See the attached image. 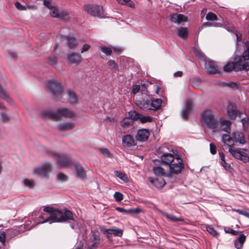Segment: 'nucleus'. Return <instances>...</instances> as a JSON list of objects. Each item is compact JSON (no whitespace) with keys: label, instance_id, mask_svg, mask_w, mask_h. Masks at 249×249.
<instances>
[{"label":"nucleus","instance_id":"603ef678","mask_svg":"<svg viewBox=\"0 0 249 249\" xmlns=\"http://www.w3.org/2000/svg\"><path fill=\"white\" fill-rule=\"evenodd\" d=\"M99 244V242L93 241L91 244L89 243L87 249H94L97 247Z\"/></svg>","mask_w":249,"mask_h":249},{"label":"nucleus","instance_id":"79ce46f5","mask_svg":"<svg viewBox=\"0 0 249 249\" xmlns=\"http://www.w3.org/2000/svg\"><path fill=\"white\" fill-rule=\"evenodd\" d=\"M140 114H141L138 113L135 110L130 111L128 112L129 117H128L129 118H132V119H133V121L134 122L135 120H138L140 118Z\"/></svg>","mask_w":249,"mask_h":249},{"label":"nucleus","instance_id":"774afa93","mask_svg":"<svg viewBox=\"0 0 249 249\" xmlns=\"http://www.w3.org/2000/svg\"><path fill=\"white\" fill-rule=\"evenodd\" d=\"M102 52L105 53L107 55H109V48L106 46H103L101 48Z\"/></svg>","mask_w":249,"mask_h":249},{"label":"nucleus","instance_id":"864d4df0","mask_svg":"<svg viewBox=\"0 0 249 249\" xmlns=\"http://www.w3.org/2000/svg\"><path fill=\"white\" fill-rule=\"evenodd\" d=\"M6 233L4 231L0 232V242L4 245L5 244Z\"/></svg>","mask_w":249,"mask_h":249},{"label":"nucleus","instance_id":"bb28decb","mask_svg":"<svg viewBox=\"0 0 249 249\" xmlns=\"http://www.w3.org/2000/svg\"><path fill=\"white\" fill-rule=\"evenodd\" d=\"M134 122L132 118L128 117L124 118L121 122V125L122 127L125 129L130 128L134 124Z\"/></svg>","mask_w":249,"mask_h":249},{"label":"nucleus","instance_id":"09e8293b","mask_svg":"<svg viewBox=\"0 0 249 249\" xmlns=\"http://www.w3.org/2000/svg\"><path fill=\"white\" fill-rule=\"evenodd\" d=\"M50 9V14H51V16L53 17L57 18V17L58 15V13H59V11H58V9H57V8H56L55 7H52Z\"/></svg>","mask_w":249,"mask_h":249},{"label":"nucleus","instance_id":"6ab92c4d","mask_svg":"<svg viewBox=\"0 0 249 249\" xmlns=\"http://www.w3.org/2000/svg\"><path fill=\"white\" fill-rule=\"evenodd\" d=\"M149 137V131L146 129L143 128L138 131L136 139L139 142H144L148 139Z\"/></svg>","mask_w":249,"mask_h":249},{"label":"nucleus","instance_id":"412c9836","mask_svg":"<svg viewBox=\"0 0 249 249\" xmlns=\"http://www.w3.org/2000/svg\"><path fill=\"white\" fill-rule=\"evenodd\" d=\"M170 19L173 22L180 24L187 21V17L180 14L173 13L170 16Z\"/></svg>","mask_w":249,"mask_h":249},{"label":"nucleus","instance_id":"0e129e2a","mask_svg":"<svg viewBox=\"0 0 249 249\" xmlns=\"http://www.w3.org/2000/svg\"><path fill=\"white\" fill-rule=\"evenodd\" d=\"M100 230L107 238H109V229H105L104 227H101Z\"/></svg>","mask_w":249,"mask_h":249},{"label":"nucleus","instance_id":"3c124183","mask_svg":"<svg viewBox=\"0 0 249 249\" xmlns=\"http://www.w3.org/2000/svg\"><path fill=\"white\" fill-rule=\"evenodd\" d=\"M114 197L117 202H120L123 199V195L120 192H115L114 195Z\"/></svg>","mask_w":249,"mask_h":249},{"label":"nucleus","instance_id":"0eeeda50","mask_svg":"<svg viewBox=\"0 0 249 249\" xmlns=\"http://www.w3.org/2000/svg\"><path fill=\"white\" fill-rule=\"evenodd\" d=\"M217 119L214 118L213 112L211 110H206L201 114V121L202 124L207 125L210 128L213 127Z\"/></svg>","mask_w":249,"mask_h":249},{"label":"nucleus","instance_id":"9d476101","mask_svg":"<svg viewBox=\"0 0 249 249\" xmlns=\"http://www.w3.org/2000/svg\"><path fill=\"white\" fill-rule=\"evenodd\" d=\"M52 170V164L50 162H46L40 166L35 168L33 170V173L35 175L44 178L46 177Z\"/></svg>","mask_w":249,"mask_h":249},{"label":"nucleus","instance_id":"20e7f679","mask_svg":"<svg viewBox=\"0 0 249 249\" xmlns=\"http://www.w3.org/2000/svg\"><path fill=\"white\" fill-rule=\"evenodd\" d=\"M162 100L160 99L147 98L146 100L137 99L136 104L141 109L145 110H157L160 108Z\"/></svg>","mask_w":249,"mask_h":249},{"label":"nucleus","instance_id":"f03ea898","mask_svg":"<svg viewBox=\"0 0 249 249\" xmlns=\"http://www.w3.org/2000/svg\"><path fill=\"white\" fill-rule=\"evenodd\" d=\"M167 148L162 146L157 151V153L160 156L162 162L166 165H169L170 172L172 174H178L184 168L182 160L179 158H175L174 155L168 153L166 151Z\"/></svg>","mask_w":249,"mask_h":249},{"label":"nucleus","instance_id":"aec40b11","mask_svg":"<svg viewBox=\"0 0 249 249\" xmlns=\"http://www.w3.org/2000/svg\"><path fill=\"white\" fill-rule=\"evenodd\" d=\"M75 124L72 122H67L58 124L56 128L61 131L70 130L73 129Z\"/></svg>","mask_w":249,"mask_h":249},{"label":"nucleus","instance_id":"b1692460","mask_svg":"<svg viewBox=\"0 0 249 249\" xmlns=\"http://www.w3.org/2000/svg\"><path fill=\"white\" fill-rule=\"evenodd\" d=\"M149 180H150V182L158 188H162L166 183L165 180L162 178H156L154 179L149 178Z\"/></svg>","mask_w":249,"mask_h":249},{"label":"nucleus","instance_id":"49530a36","mask_svg":"<svg viewBox=\"0 0 249 249\" xmlns=\"http://www.w3.org/2000/svg\"><path fill=\"white\" fill-rule=\"evenodd\" d=\"M117 53V54H120L123 51L124 49L122 47H119V46H115V47H110V55L111 54V53L112 51Z\"/></svg>","mask_w":249,"mask_h":249},{"label":"nucleus","instance_id":"5fc2aeb1","mask_svg":"<svg viewBox=\"0 0 249 249\" xmlns=\"http://www.w3.org/2000/svg\"><path fill=\"white\" fill-rule=\"evenodd\" d=\"M210 153L213 155H214L216 153V147L213 143H211L210 144Z\"/></svg>","mask_w":249,"mask_h":249},{"label":"nucleus","instance_id":"f3484780","mask_svg":"<svg viewBox=\"0 0 249 249\" xmlns=\"http://www.w3.org/2000/svg\"><path fill=\"white\" fill-rule=\"evenodd\" d=\"M193 107V102L190 100H187L185 102V106L181 111L182 118L184 119H187L190 112L192 110Z\"/></svg>","mask_w":249,"mask_h":249},{"label":"nucleus","instance_id":"a18cd8bd","mask_svg":"<svg viewBox=\"0 0 249 249\" xmlns=\"http://www.w3.org/2000/svg\"><path fill=\"white\" fill-rule=\"evenodd\" d=\"M46 62L48 64L51 66H54L57 63V59L55 56H50L47 58Z\"/></svg>","mask_w":249,"mask_h":249},{"label":"nucleus","instance_id":"bf43d9fd","mask_svg":"<svg viewBox=\"0 0 249 249\" xmlns=\"http://www.w3.org/2000/svg\"><path fill=\"white\" fill-rule=\"evenodd\" d=\"M114 69L115 71H118V65L114 61L110 60V69Z\"/></svg>","mask_w":249,"mask_h":249},{"label":"nucleus","instance_id":"6e6d98bb","mask_svg":"<svg viewBox=\"0 0 249 249\" xmlns=\"http://www.w3.org/2000/svg\"><path fill=\"white\" fill-rule=\"evenodd\" d=\"M91 239L93 240V241H97L99 242L100 238L99 233L94 232L92 233Z\"/></svg>","mask_w":249,"mask_h":249},{"label":"nucleus","instance_id":"4468645a","mask_svg":"<svg viewBox=\"0 0 249 249\" xmlns=\"http://www.w3.org/2000/svg\"><path fill=\"white\" fill-rule=\"evenodd\" d=\"M203 61L205 62V69L208 73L215 74L219 72V68L214 61L207 58Z\"/></svg>","mask_w":249,"mask_h":249},{"label":"nucleus","instance_id":"37998d69","mask_svg":"<svg viewBox=\"0 0 249 249\" xmlns=\"http://www.w3.org/2000/svg\"><path fill=\"white\" fill-rule=\"evenodd\" d=\"M206 230L209 233L214 237H217L219 235L218 232L211 226H207L206 227Z\"/></svg>","mask_w":249,"mask_h":249},{"label":"nucleus","instance_id":"c85d7f7f","mask_svg":"<svg viewBox=\"0 0 249 249\" xmlns=\"http://www.w3.org/2000/svg\"><path fill=\"white\" fill-rule=\"evenodd\" d=\"M3 79L2 77L0 75V82L2 81ZM0 98H1L7 101H8L9 103H11V99L9 97L8 93L6 91L3 89L1 85H0Z\"/></svg>","mask_w":249,"mask_h":249},{"label":"nucleus","instance_id":"393cba45","mask_svg":"<svg viewBox=\"0 0 249 249\" xmlns=\"http://www.w3.org/2000/svg\"><path fill=\"white\" fill-rule=\"evenodd\" d=\"M140 92L141 94L137 95L135 97V100L137 99H144L146 100L147 98H150V97L147 94V89L145 85H142L140 86Z\"/></svg>","mask_w":249,"mask_h":249},{"label":"nucleus","instance_id":"13d9d810","mask_svg":"<svg viewBox=\"0 0 249 249\" xmlns=\"http://www.w3.org/2000/svg\"><path fill=\"white\" fill-rule=\"evenodd\" d=\"M225 232L226 233H231V234L232 235H236L239 233L241 232V231H234V230H232L231 229H229L227 230H225Z\"/></svg>","mask_w":249,"mask_h":249},{"label":"nucleus","instance_id":"c9c22d12","mask_svg":"<svg viewBox=\"0 0 249 249\" xmlns=\"http://www.w3.org/2000/svg\"><path fill=\"white\" fill-rule=\"evenodd\" d=\"M68 179V177L62 173H58L56 174V180L57 181L59 182H65L67 181Z\"/></svg>","mask_w":249,"mask_h":249},{"label":"nucleus","instance_id":"f8f14e48","mask_svg":"<svg viewBox=\"0 0 249 249\" xmlns=\"http://www.w3.org/2000/svg\"><path fill=\"white\" fill-rule=\"evenodd\" d=\"M231 122L228 120H218L217 119L212 128L213 131H225L228 133L230 132Z\"/></svg>","mask_w":249,"mask_h":249},{"label":"nucleus","instance_id":"ea45409f","mask_svg":"<svg viewBox=\"0 0 249 249\" xmlns=\"http://www.w3.org/2000/svg\"><path fill=\"white\" fill-rule=\"evenodd\" d=\"M110 234L121 237L123 235V231L120 229H110Z\"/></svg>","mask_w":249,"mask_h":249},{"label":"nucleus","instance_id":"6e6552de","mask_svg":"<svg viewBox=\"0 0 249 249\" xmlns=\"http://www.w3.org/2000/svg\"><path fill=\"white\" fill-rule=\"evenodd\" d=\"M53 156L57 159V163L60 168H71L74 162L71 157L65 154H54Z\"/></svg>","mask_w":249,"mask_h":249},{"label":"nucleus","instance_id":"58836bf2","mask_svg":"<svg viewBox=\"0 0 249 249\" xmlns=\"http://www.w3.org/2000/svg\"><path fill=\"white\" fill-rule=\"evenodd\" d=\"M8 233L11 234V237H14L18 235L19 232V228L18 227H14L7 231Z\"/></svg>","mask_w":249,"mask_h":249},{"label":"nucleus","instance_id":"4c0bfd02","mask_svg":"<svg viewBox=\"0 0 249 249\" xmlns=\"http://www.w3.org/2000/svg\"><path fill=\"white\" fill-rule=\"evenodd\" d=\"M23 183L25 186L29 187V188H33L35 185V181L33 179L25 178L23 180Z\"/></svg>","mask_w":249,"mask_h":249},{"label":"nucleus","instance_id":"f704fd0d","mask_svg":"<svg viewBox=\"0 0 249 249\" xmlns=\"http://www.w3.org/2000/svg\"><path fill=\"white\" fill-rule=\"evenodd\" d=\"M70 14L68 12L63 10L59 12L57 18L62 20H67L69 18Z\"/></svg>","mask_w":249,"mask_h":249},{"label":"nucleus","instance_id":"f257e3e1","mask_svg":"<svg viewBox=\"0 0 249 249\" xmlns=\"http://www.w3.org/2000/svg\"><path fill=\"white\" fill-rule=\"evenodd\" d=\"M44 211L50 214V215L42 223H63L73 221L76 223L72 213L68 209L59 210L50 207H45Z\"/></svg>","mask_w":249,"mask_h":249},{"label":"nucleus","instance_id":"69168bd1","mask_svg":"<svg viewBox=\"0 0 249 249\" xmlns=\"http://www.w3.org/2000/svg\"><path fill=\"white\" fill-rule=\"evenodd\" d=\"M9 117L5 114L2 113L1 114V119L4 122H7L9 120Z\"/></svg>","mask_w":249,"mask_h":249},{"label":"nucleus","instance_id":"c03bdc74","mask_svg":"<svg viewBox=\"0 0 249 249\" xmlns=\"http://www.w3.org/2000/svg\"><path fill=\"white\" fill-rule=\"evenodd\" d=\"M142 123H145L147 122H151L153 120L152 117L149 116H143L140 114V118L139 119Z\"/></svg>","mask_w":249,"mask_h":249},{"label":"nucleus","instance_id":"c756f323","mask_svg":"<svg viewBox=\"0 0 249 249\" xmlns=\"http://www.w3.org/2000/svg\"><path fill=\"white\" fill-rule=\"evenodd\" d=\"M153 171L154 174L157 176L162 177L166 174L164 169L157 165H155L153 167Z\"/></svg>","mask_w":249,"mask_h":249},{"label":"nucleus","instance_id":"680f3d73","mask_svg":"<svg viewBox=\"0 0 249 249\" xmlns=\"http://www.w3.org/2000/svg\"><path fill=\"white\" fill-rule=\"evenodd\" d=\"M141 87L140 85H135L132 89V93L134 94H136L138 93L139 91H140Z\"/></svg>","mask_w":249,"mask_h":249},{"label":"nucleus","instance_id":"e2e57ef3","mask_svg":"<svg viewBox=\"0 0 249 249\" xmlns=\"http://www.w3.org/2000/svg\"><path fill=\"white\" fill-rule=\"evenodd\" d=\"M115 209L117 211L120 213H124L125 214H129V209L125 210L124 208L121 207H116Z\"/></svg>","mask_w":249,"mask_h":249},{"label":"nucleus","instance_id":"2f4dec72","mask_svg":"<svg viewBox=\"0 0 249 249\" xmlns=\"http://www.w3.org/2000/svg\"><path fill=\"white\" fill-rule=\"evenodd\" d=\"M178 35L180 38L185 39L188 36V30L187 28L181 27L178 30Z\"/></svg>","mask_w":249,"mask_h":249},{"label":"nucleus","instance_id":"ddd939ff","mask_svg":"<svg viewBox=\"0 0 249 249\" xmlns=\"http://www.w3.org/2000/svg\"><path fill=\"white\" fill-rule=\"evenodd\" d=\"M71 168L72 170L76 177L82 179H86V171L79 162L74 161L72 165L71 166Z\"/></svg>","mask_w":249,"mask_h":249},{"label":"nucleus","instance_id":"8fccbe9b","mask_svg":"<svg viewBox=\"0 0 249 249\" xmlns=\"http://www.w3.org/2000/svg\"><path fill=\"white\" fill-rule=\"evenodd\" d=\"M243 127L244 129L248 128L249 124V119L248 117H244L241 120Z\"/></svg>","mask_w":249,"mask_h":249},{"label":"nucleus","instance_id":"423d86ee","mask_svg":"<svg viewBox=\"0 0 249 249\" xmlns=\"http://www.w3.org/2000/svg\"><path fill=\"white\" fill-rule=\"evenodd\" d=\"M46 88L52 95L56 97L61 96L64 91L62 85L55 80L48 81Z\"/></svg>","mask_w":249,"mask_h":249},{"label":"nucleus","instance_id":"4d7b16f0","mask_svg":"<svg viewBox=\"0 0 249 249\" xmlns=\"http://www.w3.org/2000/svg\"><path fill=\"white\" fill-rule=\"evenodd\" d=\"M243 57L244 60H249V47L247 46V49L245 51L243 54Z\"/></svg>","mask_w":249,"mask_h":249},{"label":"nucleus","instance_id":"4be33fe9","mask_svg":"<svg viewBox=\"0 0 249 249\" xmlns=\"http://www.w3.org/2000/svg\"><path fill=\"white\" fill-rule=\"evenodd\" d=\"M232 138L233 144L234 142H239L240 144H244L245 143L243 134L241 132L238 131L233 132L232 133Z\"/></svg>","mask_w":249,"mask_h":249},{"label":"nucleus","instance_id":"9b49d317","mask_svg":"<svg viewBox=\"0 0 249 249\" xmlns=\"http://www.w3.org/2000/svg\"><path fill=\"white\" fill-rule=\"evenodd\" d=\"M84 11L94 17L103 18V8L98 5L87 4L84 6Z\"/></svg>","mask_w":249,"mask_h":249},{"label":"nucleus","instance_id":"a878e982","mask_svg":"<svg viewBox=\"0 0 249 249\" xmlns=\"http://www.w3.org/2000/svg\"><path fill=\"white\" fill-rule=\"evenodd\" d=\"M67 40V45L70 49H73L77 45V41L73 36H68L65 37Z\"/></svg>","mask_w":249,"mask_h":249},{"label":"nucleus","instance_id":"a19ab883","mask_svg":"<svg viewBox=\"0 0 249 249\" xmlns=\"http://www.w3.org/2000/svg\"><path fill=\"white\" fill-rule=\"evenodd\" d=\"M206 19L208 21H217L218 20L217 16L212 12H209L206 15Z\"/></svg>","mask_w":249,"mask_h":249},{"label":"nucleus","instance_id":"cd10ccee","mask_svg":"<svg viewBox=\"0 0 249 249\" xmlns=\"http://www.w3.org/2000/svg\"><path fill=\"white\" fill-rule=\"evenodd\" d=\"M245 240V235L241 234L234 242V246L236 249H242L243 245Z\"/></svg>","mask_w":249,"mask_h":249},{"label":"nucleus","instance_id":"7c9ffc66","mask_svg":"<svg viewBox=\"0 0 249 249\" xmlns=\"http://www.w3.org/2000/svg\"><path fill=\"white\" fill-rule=\"evenodd\" d=\"M114 173L116 177L119 178L120 179L123 180L124 182L127 183L129 182V179L125 173L119 171H115Z\"/></svg>","mask_w":249,"mask_h":249},{"label":"nucleus","instance_id":"1a4fd4ad","mask_svg":"<svg viewBox=\"0 0 249 249\" xmlns=\"http://www.w3.org/2000/svg\"><path fill=\"white\" fill-rule=\"evenodd\" d=\"M229 151L235 159L239 160L244 163L249 161V157L247 153V150L241 148L232 149L230 148Z\"/></svg>","mask_w":249,"mask_h":249},{"label":"nucleus","instance_id":"39448f33","mask_svg":"<svg viewBox=\"0 0 249 249\" xmlns=\"http://www.w3.org/2000/svg\"><path fill=\"white\" fill-rule=\"evenodd\" d=\"M223 69L227 72L231 71L232 70L239 71L242 70H249V62L243 60V58H239V60L236 61L235 63H229L226 65Z\"/></svg>","mask_w":249,"mask_h":249},{"label":"nucleus","instance_id":"052dcab7","mask_svg":"<svg viewBox=\"0 0 249 249\" xmlns=\"http://www.w3.org/2000/svg\"><path fill=\"white\" fill-rule=\"evenodd\" d=\"M141 212V209L137 208L136 209H129V214H137Z\"/></svg>","mask_w":249,"mask_h":249},{"label":"nucleus","instance_id":"a211bd4d","mask_svg":"<svg viewBox=\"0 0 249 249\" xmlns=\"http://www.w3.org/2000/svg\"><path fill=\"white\" fill-rule=\"evenodd\" d=\"M122 143L124 147H130L136 144V140L131 135H124L122 138Z\"/></svg>","mask_w":249,"mask_h":249},{"label":"nucleus","instance_id":"338daca9","mask_svg":"<svg viewBox=\"0 0 249 249\" xmlns=\"http://www.w3.org/2000/svg\"><path fill=\"white\" fill-rule=\"evenodd\" d=\"M99 150L103 154L107 157L109 156V151L107 148H100Z\"/></svg>","mask_w":249,"mask_h":249},{"label":"nucleus","instance_id":"473e14b6","mask_svg":"<svg viewBox=\"0 0 249 249\" xmlns=\"http://www.w3.org/2000/svg\"><path fill=\"white\" fill-rule=\"evenodd\" d=\"M222 142L224 144H227L229 145L233 144L232 138L228 134H224L222 137Z\"/></svg>","mask_w":249,"mask_h":249},{"label":"nucleus","instance_id":"e433bc0d","mask_svg":"<svg viewBox=\"0 0 249 249\" xmlns=\"http://www.w3.org/2000/svg\"><path fill=\"white\" fill-rule=\"evenodd\" d=\"M194 53L195 55L200 59L201 60H204L207 57L205 55V54L202 52L200 50L195 48L194 50Z\"/></svg>","mask_w":249,"mask_h":249},{"label":"nucleus","instance_id":"5701e85b","mask_svg":"<svg viewBox=\"0 0 249 249\" xmlns=\"http://www.w3.org/2000/svg\"><path fill=\"white\" fill-rule=\"evenodd\" d=\"M68 101L70 104L76 105L78 104V98L75 92L71 89H69L67 91Z\"/></svg>","mask_w":249,"mask_h":249},{"label":"nucleus","instance_id":"72a5a7b5","mask_svg":"<svg viewBox=\"0 0 249 249\" xmlns=\"http://www.w3.org/2000/svg\"><path fill=\"white\" fill-rule=\"evenodd\" d=\"M164 215L165 216V217L170 221H173V222H178V221H183V219L181 218H178L176 216H175L173 214H170L167 213H165L164 214Z\"/></svg>","mask_w":249,"mask_h":249},{"label":"nucleus","instance_id":"7ed1b4c3","mask_svg":"<svg viewBox=\"0 0 249 249\" xmlns=\"http://www.w3.org/2000/svg\"><path fill=\"white\" fill-rule=\"evenodd\" d=\"M40 115L44 119H50L58 121L62 118L74 119L76 117V114L74 110L69 107H61L58 108L56 111L50 110L42 111Z\"/></svg>","mask_w":249,"mask_h":249},{"label":"nucleus","instance_id":"de8ad7c7","mask_svg":"<svg viewBox=\"0 0 249 249\" xmlns=\"http://www.w3.org/2000/svg\"><path fill=\"white\" fill-rule=\"evenodd\" d=\"M221 25H222V24L221 23L216 22H213L212 23H210L209 22H207L203 24V26H206V27L213 26V27H221Z\"/></svg>","mask_w":249,"mask_h":249},{"label":"nucleus","instance_id":"2eb2a0df","mask_svg":"<svg viewBox=\"0 0 249 249\" xmlns=\"http://www.w3.org/2000/svg\"><path fill=\"white\" fill-rule=\"evenodd\" d=\"M227 115L230 119H235L237 116L243 114L239 111L234 104L230 103L227 106Z\"/></svg>","mask_w":249,"mask_h":249},{"label":"nucleus","instance_id":"dca6fc26","mask_svg":"<svg viewBox=\"0 0 249 249\" xmlns=\"http://www.w3.org/2000/svg\"><path fill=\"white\" fill-rule=\"evenodd\" d=\"M66 60L70 64H78L81 62L82 56L79 53L71 52L67 54Z\"/></svg>","mask_w":249,"mask_h":249}]
</instances>
